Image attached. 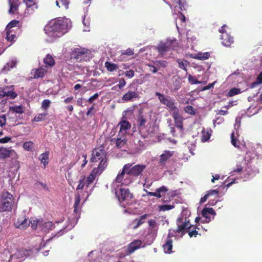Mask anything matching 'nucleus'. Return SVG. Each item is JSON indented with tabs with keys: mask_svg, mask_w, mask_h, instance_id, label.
<instances>
[{
	"mask_svg": "<svg viewBox=\"0 0 262 262\" xmlns=\"http://www.w3.org/2000/svg\"><path fill=\"white\" fill-rule=\"evenodd\" d=\"M69 21L68 19L66 18L52 20L45 26V33L54 38L60 37L67 32Z\"/></svg>",
	"mask_w": 262,
	"mask_h": 262,
	"instance_id": "f257e3e1",
	"label": "nucleus"
},
{
	"mask_svg": "<svg viewBox=\"0 0 262 262\" xmlns=\"http://www.w3.org/2000/svg\"><path fill=\"white\" fill-rule=\"evenodd\" d=\"M14 204L13 195L8 191H4L0 200V212L11 211Z\"/></svg>",
	"mask_w": 262,
	"mask_h": 262,
	"instance_id": "f03ea898",
	"label": "nucleus"
},
{
	"mask_svg": "<svg viewBox=\"0 0 262 262\" xmlns=\"http://www.w3.org/2000/svg\"><path fill=\"white\" fill-rule=\"evenodd\" d=\"M71 58L77 62L89 60L92 58L91 52L85 48H75L71 53Z\"/></svg>",
	"mask_w": 262,
	"mask_h": 262,
	"instance_id": "7ed1b4c3",
	"label": "nucleus"
},
{
	"mask_svg": "<svg viewBox=\"0 0 262 262\" xmlns=\"http://www.w3.org/2000/svg\"><path fill=\"white\" fill-rule=\"evenodd\" d=\"M129 168V164H125L122 168V171L119 173L114 182L120 183L121 185L127 186L133 182V179L127 174V170Z\"/></svg>",
	"mask_w": 262,
	"mask_h": 262,
	"instance_id": "20e7f679",
	"label": "nucleus"
},
{
	"mask_svg": "<svg viewBox=\"0 0 262 262\" xmlns=\"http://www.w3.org/2000/svg\"><path fill=\"white\" fill-rule=\"evenodd\" d=\"M177 228L174 230V232L175 233H181L182 236L185 234L188 229H191L192 227L189 223V220L183 216L177 219Z\"/></svg>",
	"mask_w": 262,
	"mask_h": 262,
	"instance_id": "39448f33",
	"label": "nucleus"
},
{
	"mask_svg": "<svg viewBox=\"0 0 262 262\" xmlns=\"http://www.w3.org/2000/svg\"><path fill=\"white\" fill-rule=\"evenodd\" d=\"M155 95L158 96L160 102L168 107L171 112L178 108L176 105V103L170 97L165 96L159 92H156Z\"/></svg>",
	"mask_w": 262,
	"mask_h": 262,
	"instance_id": "423d86ee",
	"label": "nucleus"
},
{
	"mask_svg": "<svg viewBox=\"0 0 262 262\" xmlns=\"http://www.w3.org/2000/svg\"><path fill=\"white\" fill-rule=\"evenodd\" d=\"M120 202H126L127 204H130L129 201L133 199V194L130 193L128 189L120 188L119 190L116 192Z\"/></svg>",
	"mask_w": 262,
	"mask_h": 262,
	"instance_id": "0eeeda50",
	"label": "nucleus"
},
{
	"mask_svg": "<svg viewBox=\"0 0 262 262\" xmlns=\"http://www.w3.org/2000/svg\"><path fill=\"white\" fill-rule=\"evenodd\" d=\"M106 153L103 146L95 148L92 151L91 162H97L99 160L106 158Z\"/></svg>",
	"mask_w": 262,
	"mask_h": 262,
	"instance_id": "6e6552de",
	"label": "nucleus"
},
{
	"mask_svg": "<svg viewBox=\"0 0 262 262\" xmlns=\"http://www.w3.org/2000/svg\"><path fill=\"white\" fill-rule=\"evenodd\" d=\"M8 158H12L16 159L17 158V155L11 147H0V160H4Z\"/></svg>",
	"mask_w": 262,
	"mask_h": 262,
	"instance_id": "1a4fd4ad",
	"label": "nucleus"
},
{
	"mask_svg": "<svg viewBox=\"0 0 262 262\" xmlns=\"http://www.w3.org/2000/svg\"><path fill=\"white\" fill-rule=\"evenodd\" d=\"M17 96V94L14 92V86H5L0 91V97H7L10 99H15Z\"/></svg>",
	"mask_w": 262,
	"mask_h": 262,
	"instance_id": "9d476101",
	"label": "nucleus"
},
{
	"mask_svg": "<svg viewBox=\"0 0 262 262\" xmlns=\"http://www.w3.org/2000/svg\"><path fill=\"white\" fill-rule=\"evenodd\" d=\"M127 164H129V168L127 171V174H129L130 177L131 176L134 177L139 176L142 174V172L146 168L145 165L142 164H137L133 167H132V164L127 163Z\"/></svg>",
	"mask_w": 262,
	"mask_h": 262,
	"instance_id": "9b49d317",
	"label": "nucleus"
},
{
	"mask_svg": "<svg viewBox=\"0 0 262 262\" xmlns=\"http://www.w3.org/2000/svg\"><path fill=\"white\" fill-rule=\"evenodd\" d=\"M5 38L8 41L13 43L15 41L16 36L19 34L20 31V28H15L12 29H7L6 28Z\"/></svg>",
	"mask_w": 262,
	"mask_h": 262,
	"instance_id": "f8f14e48",
	"label": "nucleus"
},
{
	"mask_svg": "<svg viewBox=\"0 0 262 262\" xmlns=\"http://www.w3.org/2000/svg\"><path fill=\"white\" fill-rule=\"evenodd\" d=\"M148 234L151 237L155 238L157 235L159 229V224L155 220L151 219L148 221Z\"/></svg>",
	"mask_w": 262,
	"mask_h": 262,
	"instance_id": "ddd939ff",
	"label": "nucleus"
},
{
	"mask_svg": "<svg viewBox=\"0 0 262 262\" xmlns=\"http://www.w3.org/2000/svg\"><path fill=\"white\" fill-rule=\"evenodd\" d=\"M142 241L140 239H136L131 242L127 246L126 253L127 255H130L135 251L141 247Z\"/></svg>",
	"mask_w": 262,
	"mask_h": 262,
	"instance_id": "4468645a",
	"label": "nucleus"
},
{
	"mask_svg": "<svg viewBox=\"0 0 262 262\" xmlns=\"http://www.w3.org/2000/svg\"><path fill=\"white\" fill-rule=\"evenodd\" d=\"M172 236V234L168 233L165 240V243L163 245V250L165 253L169 254L172 252L173 240L171 237Z\"/></svg>",
	"mask_w": 262,
	"mask_h": 262,
	"instance_id": "2eb2a0df",
	"label": "nucleus"
},
{
	"mask_svg": "<svg viewBox=\"0 0 262 262\" xmlns=\"http://www.w3.org/2000/svg\"><path fill=\"white\" fill-rule=\"evenodd\" d=\"M139 95L136 91H128L122 97V100L124 102L133 101L134 99L139 98Z\"/></svg>",
	"mask_w": 262,
	"mask_h": 262,
	"instance_id": "dca6fc26",
	"label": "nucleus"
},
{
	"mask_svg": "<svg viewBox=\"0 0 262 262\" xmlns=\"http://www.w3.org/2000/svg\"><path fill=\"white\" fill-rule=\"evenodd\" d=\"M173 151L165 150L160 156L159 164L161 165H165L166 161L173 155Z\"/></svg>",
	"mask_w": 262,
	"mask_h": 262,
	"instance_id": "f3484780",
	"label": "nucleus"
},
{
	"mask_svg": "<svg viewBox=\"0 0 262 262\" xmlns=\"http://www.w3.org/2000/svg\"><path fill=\"white\" fill-rule=\"evenodd\" d=\"M222 43L226 47H230L234 42L233 37L227 33L221 35Z\"/></svg>",
	"mask_w": 262,
	"mask_h": 262,
	"instance_id": "a211bd4d",
	"label": "nucleus"
},
{
	"mask_svg": "<svg viewBox=\"0 0 262 262\" xmlns=\"http://www.w3.org/2000/svg\"><path fill=\"white\" fill-rule=\"evenodd\" d=\"M47 71V69H46V67L42 66L39 68L33 70L32 73H33V72L34 73L33 78L37 79L43 77Z\"/></svg>",
	"mask_w": 262,
	"mask_h": 262,
	"instance_id": "6ab92c4d",
	"label": "nucleus"
},
{
	"mask_svg": "<svg viewBox=\"0 0 262 262\" xmlns=\"http://www.w3.org/2000/svg\"><path fill=\"white\" fill-rule=\"evenodd\" d=\"M80 202V196L79 194L76 195L75 200L74 204V213L75 214V217L77 219L80 217L81 208L79 206Z\"/></svg>",
	"mask_w": 262,
	"mask_h": 262,
	"instance_id": "aec40b11",
	"label": "nucleus"
},
{
	"mask_svg": "<svg viewBox=\"0 0 262 262\" xmlns=\"http://www.w3.org/2000/svg\"><path fill=\"white\" fill-rule=\"evenodd\" d=\"M26 5L27 8L25 12L30 14L33 11L37 9V6L34 0H24Z\"/></svg>",
	"mask_w": 262,
	"mask_h": 262,
	"instance_id": "412c9836",
	"label": "nucleus"
},
{
	"mask_svg": "<svg viewBox=\"0 0 262 262\" xmlns=\"http://www.w3.org/2000/svg\"><path fill=\"white\" fill-rule=\"evenodd\" d=\"M149 216L148 214H144L140 216L139 218L134 220L133 224H134V229H137L139 226L145 222V220Z\"/></svg>",
	"mask_w": 262,
	"mask_h": 262,
	"instance_id": "4be33fe9",
	"label": "nucleus"
},
{
	"mask_svg": "<svg viewBox=\"0 0 262 262\" xmlns=\"http://www.w3.org/2000/svg\"><path fill=\"white\" fill-rule=\"evenodd\" d=\"M111 141L113 144L115 143L116 147L118 148L124 147L127 143V140L125 138H113L111 140Z\"/></svg>",
	"mask_w": 262,
	"mask_h": 262,
	"instance_id": "5701e85b",
	"label": "nucleus"
},
{
	"mask_svg": "<svg viewBox=\"0 0 262 262\" xmlns=\"http://www.w3.org/2000/svg\"><path fill=\"white\" fill-rule=\"evenodd\" d=\"M170 49V43H160L157 47V50L161 55H164L165 53Z\"/></svg>",
	"mask_w": 262,
	"mask_h": 262,
	"instance_id": "b1692460",
	"label": "nucleus"
},
{
	"mask_svg": "<svg viewBox=\"0 0 262 262\" xmlns=\"http://www.w3.org/2000/svg\"><path fill=\"white\" fill-rule=\"evenodd\" d=\"M10 9L9 13L14 14L18 10L19 5V0H8Z\"/></svg>",
	"mask_w": 262,
	"mask_h": 262,
	"instance_id": "393cba45",
	"label": "nucleus"
},
{
	"mask_svg": "<svg viewBox=\"0 0 262 262\" xmlns=\"http://www.w3.org/2000/svg\"><path fill=\"white\" fill-rule=\"evenodd\" d=\"M97 171L96 169H93L91 173L87 177L85 183L88 187L94 181L96 177L100 175Z\"/></svg>",
	"mask_w": 262,
	"mask_h": 262,
	"instance_id": "a878e982",
	"label": "nucleus"
},
{
	"mask_svg": "<svg viewBox=\"0 0 262 262\" xmlns=\"http://www.w3.org/2000/svg\"><path fill=\"white\" fill-rule=\"evenodd\" d=\"M30 224V221L27 219L19 218L15 223L17 228L24 229L27 227Z\"/></svg>",
	"mask_w": 262,
	"mask_h": 262,
	"instance_id": "bb28decb",
	"label": "nucleus"
},
{
	"mask_svg": "<svg viewBox=\"0 0 262 262\" xmlns=\"http://www.w3.org/2000/svg\"><path fill=\"white\" fill-rule=\"evenodd\" d=\"M43 63L45 64V67L47 69L48 67H53L55 65V61L53 56L48 54L43 58Z\"/></svg>",
	"mask_w": 262,
	"mask_h": 262,
	"instance_id": "cd10ccee",
	"label": "nucleus"
},
{
	"mask_svg": "<svg viewBox=\"0 0 262 262\" xmlns=\"http://www.w3.org/2000/svg\"><path fill=\"white\" fill-rule=\"evenodd\" d=\"M168 191V189L166 187L163 186L156 190L155 192H152L151 196L157 197L158 198H161L163 194L166 193Z\"/></svg>",
	"mask_w": 262,
	"mask_h": 262,
	"instance_id": "c85d7f7f",
	"label": "nucleus"
},
{
	"mask_svg": "<svg viewBox=\"0 0 262 262\" xmlns=\"http://www.w3.org/2000/svg\"><path fill=\"white\" fill-rule=\"evenodd\" d=\"M107 166V158L100 160V162L97 167L94 168L93 169H96L99 174L104 171Z\"/></svg>",
	"mask_w": 262,
	"mask_h": 262,
	"instance_id": "c756f323",
	"label": "nucleus"
},
{
	"mask_svg": "<svg viewBox=\"0 0 262 262\" xmlns=\"http://www.w3.org/2000/svg\"><path fill=\"white\" fill-rule=\"evenodd\" d=\"M40 228L43 232H48L49 230H52L54 228V225L51 222H47L43 223L41 224Z\"/></svg>",
	"mask_w": 262,
	"mask_h": 262,
	"instance_id": "7c9ffc66",
	"label": "nucleus"
},
{
	"mask_svg": "<svg viewBox=\"0 0 262 262\" xmlns=\"http://www.w3.org/2000/svg\"><path fill=\"white\" fill-rule=\"evenodd\" d=\"M219 191L217 189L211 190L208 191L207 193L202 198H201L200 203L203 204L205 203L209 196L211 195H216L218 196Z\"/></svg>",
	"mask_w": 262,
	"mask_h": 262,
	"instance_id": "2f4dec72",
	"label": "nucleus"
},
{
	"mask_svg": "<svg viewBox=\"0 0 262 262\" xmlns=\"http://www.w3.org/2000/svg\"><path fill=\"white\" fill-rule=\"evenodd\" d=\"M147 122L146 118L142 114H140L137 117L138 125L139 128L142 129L145 127V124Z\"/></svg>",
	"mask_w": 262,
	"mask_h": 262,
	"instance_id": "473e14b6",
	"label": "nucleus"
},
{
	"mask_svg": "<svg viewBox=\"0 0 262 262\" xmlns=\"http://www.w3.org/2000/svg\"><path fill=\"white\" fill-rule=\"evenodd\" d=\"M49 156V152L48 151H46L41 154L39 158V160L40 161V162L43 164L44 168H46V166L48 164Z\"/></svg>",
	"mask_w": 262,
	"mask_h": 262,
	"instance_id": "72a5a7b5",
	"label": "nucleus"
},
{
	"mask_svg": "<svg viewBox=\"0 0 262 262\" xmlns=\"http://www.w3.org/2000/svg\"><path fill=\"white\" fill-rule=\"evenodd\" d=\"M202 216L206 219H210L208 215H215V212L214 209L212 208H204L201 212Z\"/></svg>",
	"mask_w": 262,
	"mask_h": 262,
	"instance_id": "f704fd0d",
	"label": "nucleus"
},
{
	"mask_svg": "<svg viewBox=\"0 0 262 262\" xmlns=\"http://www.w3.org/2000/svg\"><path fill=\"white\" fill-rule=\"evenodd\" d=\"M171 113L174 122L183 121V117L180 115L178 108L171 111Z\"/></svg>",
	"mask_w": 262,
	"mask_h": 262,
	"instance_id": "c9c22d12",
	"label": "nucleus"
},
{
	"mask_svg": "<svg viewBox=\"0 0 262 262\" xmlns=\"http://www.w3.org/2000/svg\"><path fill=\"white\" fill-rule=\"evenodd\" d=\"M177 62L179 64V68L187 71V67L189 66V62L185 59H177Z\"/></svg>",
	"mask_w": 262,
	"mask_h": 262,
	"instance_id": "e433bc0d",
	"label": "nucleus"
},
{
	"mask_svg": "<svg viewBox=\"0 0 262 262\" xmlns=\"http://www.w3.org/2000/svg\"><path fill=\"white\" fill-rule=\"evenodd\" d=\"M119 125L120 126V132L126 130L131 127L130 124L126 120H122L120 121L119 123Z\"/></svg>",
	"mask_w": 262,
	"mask_h": 262,
	"instance_id": "4c0bfd02",
	"label": "nucleus"
},
{
	"mask_svg": "<svg viewBox=\"0 0 262 262\" xmlns=\"http://www.w3.org/2000/svg\"><path fill=\"white\" fill-rule=\"evenodd\" d=\"M69 0H56V5L59 8L63 7L65 9L69 8Z\"/></svg>",
	"mask_w": 262,
	"mask_h": 262,
	"instance_id": "58836bf2",
	"label": "nucleus"
},
{
	"mask_svg": "<svg viewBox=\"0 0 262 262\" xmlns=\"http://www.w3.org/2000/svg\"><path fill=\"white\" fill-rule=\"evenodd\" d=\"M105 67L109 72H113L118 69V66L116 64L108 61L105 62Z\"/></svg>",
	"mask_w": 262,
	"mask_h": 262,
	"instance_id": "ea45409f",
	"label": "nucleus"
},
{
	"mask_svg": "<svg viewBox=\"0 0 262 262\" xmlns=\"http://www.w3.org/2000/svg\"><path fill=\"white\" fill-rule=\"evenodd\" d=\"M261 83H262V71L258 75L256 80L251 84L250 87L254 88Z\"/></svg>",
	"mask_w": 262,
	"mask_h": 262,
	"instance_id": "a19ab883",
	"label": "nucleus"
},
{
	"mask_svg": "<svg viewBox=\"0 0 262 262\" xmlns=\"http://www.w3.org/2000/svg\"><path fill=\"white\" fill-rule=\"evenodd\" d=\"M19 21L17 20H13L11 21L7 25V29H12L15 28H19Z\"/></svg>",
	"mask_w": 262,
	"mask_h": 262,
	"instance_id": "79ce46f5",
	"label": "nucleus"
},
{
	"mask_svg": "<svg viewBox=\"0 0 262 262\" xmlns=\"http://www.w3.org/2000/svg\"><path fill=\"white\" fill-rule=\"evenodd\" d=\"M202 134L201 140L203 142H206L210 139L211 134L208 130H205V129L202 130Z\"/></svg>",
	"mask_w": 262,
	"mask_h": 262,
	"instance_id": "37998d69",
	"label": "nucleus"
},
{
	"mask_svg": "<svg viewBox=\"0 0 262 262\" xmlns=\"http://www.w3.org/2000/svg\"><path fill=\"white\" fill-rule=\"evenodd\" d=\"M48 115V113L45 112L43 113H40L36 115L33 121L35 122H40L43 120L46 116Z\"/></svg>",
	"mask_w": 262,
	"mask_h": 262,
	"instance_id": "c03bdc74",
	"label": "nucleus"
},
{
	"mask_svg": "<svg viewBox=\"0 0 262 262\" xmlns=\"http://www.w3.org/2000/svg\"><path fill=\"white\" fill-rule=\"evenodd\" d=\"M174 207V204L159 205V211H166L173 209Z\"/></svg>",
	"mask_w": 262,
	"mask_h": 262,
	"instance_id": "a18cd8bd",
	"label": "nucleus"
},
{
	"mask_svg": "<svg viewBox=\"0 0 262 262\" xmlns=\"http://www.w3.org/2000/svg\"><path fill=\"white\" fill-rule=\"evenodd\" d=\"M196 228L197 227L195 226L192 225V228L191 229H188L187 232H188L190 237H192V236L196 237L198 234V231L196 230Z\"/></svg>",
	"mask_w": 262,
	"mask_h": 262,
	"instance_id": "49530a36",
	"label": "nucleus"
},
{
	"mask_svg": "<svg viewBox=\"0 0 262 262\" xmlns=\"http://www.w3.org/2000/svg\"><path fill=\"white\" fill-rule=\"evenodd\" d=\"M154 64L160 69L161 67L166 68L167 66L168 62L164 60H157L154 62Z\"/></svg>",
	"mask_w": 262,
	"mask_h": 262,
	"instance_id": "de8ad7c7",
	"label": "nucleus"
},
{
	"mask_svg": "<svg viewBox=\"0 0 262 262\" xmlns=\"http://www.w3.org/2000/svg\"><path fill=\"white\" fill-rule=\"evenodd\" d=\"M10 110L13 111V112L20 114H23L24 113L23 107L21 105L10 107Z\"/></svg>",
	"mask_w": 262,
	"mask_h": 262,
	"instance_id": "09e8293b",
	"label": "nucleus"
},
{
	"mask_svg": "<svg viewBox=\"0 0 262 262\" xmlns=\"http://www.w3.org/2000/svg\"><path fill=\"white\" fill-rule=\"evenodd\" d=\"M42 222L41 220H32L30 221V224H31V227L32 229H35L37 228V226L40 227L41 224Z\"/></svg>",
	"mask_w": 262,
	"mask_h": 262,
	"instance_id": "8fccbe9b",
	"label": "nucleus"
},
{
	"mask_svg": "<svg viewBox=\"0 0 262 262\" xmlns=\"http://www.w3.org/2000/svg\"><path fill=\"white\" fill-rule=\"evenodd\" d=\"M34 143L32 141L26 142L23 144V148L24 149L30 151L33 148Z\"/></svg>",
	"mask_w": 262,
	"mask_h": 262,
	"instance_id": "3c124183",
	"label": "nucleus"
},
{
	"mask_svg": "<svg viewBox=\"0 0 262 262\" xmlns=\"http://www.w3.org/2000/svg\"><path fill=\"white\" fill-rule=\"evenodd\" d=\"M185 112L190 115H194L195 114L194 108L191 105H187L184 107Z\"/></svg>",
	"mask_w": 262,
	"mask_h": 262,
	"instance_id": "603ef678",
	"label": "nucleus"
},
{
	"mask_svg": "<svg viewBox=\"0 0 262 262\" xmlns=\"http://www.w3.org/2000/svg\"><path fill=\"white\" fill-rule=\"evenodd\" d=\"M231 143L235 147H238L239 145V142L238 140L235 138L234 137V132H232L231 135Z\"/></svg>",
	"mask_w": 262,
	"mask_h": 262,
	"instance_id": "864d4df0",
	"label": "nucleus"
},
{
	"mask_svg": "<svg viewBox=\"0 0 262 262\" xmlns=\"http://www.w3.org/2000/svg\"><path fill=\"white\" fill-rule=\"evenodd\" d=\"M210 57V54L208 52H206L204 53H199L196 59H201V60H205L208 59Z\"/></svg>",
	"mask_w": 262,
	"mask_h": 262,
	"instance_id": "5fc2aeb1",
	"label": "nucleus"
},
{
	"mask_svg": "<svg viewBox=\"0 0 262 262\" xmlns=\"http://www.w3.org/2000/svg\"><path fill=\"white\" fill-rule=\"evenodd\" d=\"M188 80L189 82L191 84H200L201 83V82L199 81L195 77L191 75H189Z\"/></svg>",
	"mask_w": 262,
	"mask_h": 262,
	"instance_id": "6e6d98bb",
	"label": "nucleus"
},
{
	"mask_svg": "<svg viewBox=\"0 0 262 262\" xmlns=\"http://www.w3.org/2000/svg\"><path fill=\"white\" fill-rule=\"evenodd\" d=\"M241 93V90L237 88H232L231 89L229 93H228V96L232 97L235 95Z\"/></svg>",
	"mask_w": 262,
	"mask_h": 262,
	"instance_id": "4d7b16f0",
	"label": "nucleus"
},
{
	"mask_svg": "<svg viewBox=\"0 0 262 262\" xmlns=\"http://www.w3.org/2000/svg\"><path fill=\"white\" fill-rule=\"evenodd\" d=\"M50 104V100L48 99H45L42 102L41 108L43 110H47L49 107Z\"/></svg>",
	"mask_w": 262,
	"mask_h": 262,
	"instance_id": "13d9d810",
	"label": "nucleus"
},
{
	"mask_svg": "<svg viewBox=\"0 0 262 262\" xmlns=\"http://www.w3.org/2000/svg\"><path fill=\"white\" fill-rule=\"evenodd\" d=\"M99 96V93H97L94 94L93 96H92L89 98V99L88 100V102H89L90 103H92L94 100H95L98 98Z\"/></svg>",
	"mask_w": 262,
	"mask_h": 262,
	"instance_id": "bf43d9fd",
	"label": "nucleus"
},
{
	"mask_svg": "<svg viewBox=\"0 0 262 262\" xmlns=\"http://www.w3.org/2000/svg\"><path fill=\"white\" fill-rule=\"evenodd\" d=\"M173 86L174 87L173 89L174 91H178L181 87V84L180 80H175L173 82Z\"/></svg>",
	"mask_w": 262,
	"mask_h": 262,
	"instance_id": "052dcab7",
	"label": "nucleus"
},
{
	"mask_svg": "<svg viewBox=\"0 0 262 262\" xmlns=\"http://www.w3.org/2000/svg\"><path fill=\"white\" fill-rule=\"evenodd\" d=\"M125 75L128 78H132L135 75V71L132 70H130L129 71H127L125 72L124 73Z\"/></svg>",
	"mask_w": 262,
	"mask_h": 262,
	"instance_id": "680f3d73",
	"label": "nucleus"
},
{
	"mask_svg": "<svg viewBox=\"0 0 262 262\" xmlns=\"http://www.w3.org/2000/svg\"><path fill=\"white\" fill-rule=\"evenodd\" d=\"M6 117L5 115L0 116V126H3L6 124Z\"/></svg>",
	"mask_w": 262,
	"mask_h": 262,
	"instance_id": "e2e57ef3",
	"label": "nucleus"
},
{
	"mask_svg": "<svg viewBox=\"0 0 262 262\" xmlns=\"http://www.w3.org/2000/svg\"><path fill=\"white\" fill-rule=\"evenodd\" d=\"M126 84V81L124 78H120L119 80V84H118V86L119 89L122 88Z\"/></svg>",
	"mask_w": 262,
	"mask_h": 262,
	"instance_id": "0e129e2a",
	"label": "nucleus"
},
{
	"mask_svg": "<svg viewBox=\"0 0 262 262\" xmlns=\"http://www.w3.org/2000/svg\"><path fill=\"white\" fill-rule=\"evenodd\" d=\"M82 158L83 159L82 162L81 164V168H83L87 164L88 161L86 160L87 156L86 154H82Z\"/></svg>",
	"mask_w": 262,
	"mask_h": 262,
	"instance_id": "69168bd1",
	"label": "nucleus"
},
{
	"mask_svg": "<svg viewBox=\"0 0 262 262\" xmlns=\"http://www.w3.org/2000/svg\"><path fill=\"white\" fill-rule=\"evenodd\" d=\"M84 186V179L80 180L79 181V184L77 186V189H83Z\"/></svg>",
	"mask_w": 262,
	"mask_h": 262,
	"instance_id": "338daca9",
	"label": "nucleus"
},
{
	"mask_svg": "<svg viewBox=\"0 0 262 262\" xmlns=\"http://www.w3.org/2000/svg\"><path fill=\"white\" fill-rule=\"evenodd\" d=\"M11 138L9 137H5L3 138L0 139V143H6L10 141Z\"/></svg>",
	"mask_w": 262,
	"mask_h": 262,
	"instance_id": "774afa93",
	"label": "nucleus"
}]
</instances>
